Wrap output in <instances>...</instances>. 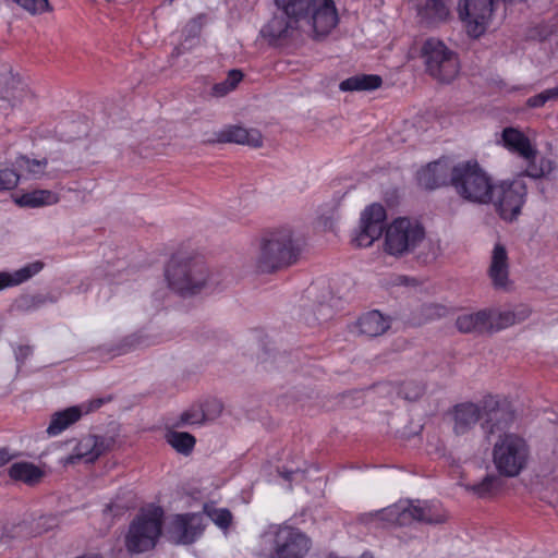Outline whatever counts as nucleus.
Returning a JSON list of instances; mask_svg holds the SVG:
<instances>
[{
	"label": "nucleus",
	"instance_id": "obj_1",
	"mask_svg": "<svg viewBox=\"0 0 558 558\" xmlns=\"http://www.w3.org/2000/svg\"><path fill=\"white\" fill-rule=\"evenodd\" d=\"M275 5L259 32L269 45H286L303 35L319 39L338 23L332 0H275Z\"/></svg>",
	"mask_w": 558,
	"mask_h": 558
},
{
	"label": "nucleus",
	"instance_id": "obj_2",
	"mask_svg": "<svg viewBox=\"0 0 558 558\" xmlns=\"http://www.w3.org/2000/svg\"><path fill=\"white\" fill-rule=\"evenodd\" d=\"M453 430L457 435L469 432L481 418L486 434L507 428L514 420V413L506 401L488 395L480 402H463L453 407Z\"/></svg>",
	"mask_w": 558,
	"mask_h": 558
},
{
	"label": "nucleus",
	"instance_id": "obj_3",
	"mask_svg": "<svg viewBox=\"0 0 558 558\" xmlns=\"http://www.w3.org/2000/svg\"><path fill=\"white\" fill-rule=\"evenodd\" d=\"M421 246L416 257L423 263L433 262L440 254L439 242L426 240L425 229L417 220L400 217L386 228L385 252L389 255L403 256Z\"/></svg>",
	"mask_w": 558,
	"mask_h": 558
},
{
	"label": "nucleus",
	"instance_id": "obj_4",
	"mask_svg": "<svg viewBox=\"0 0 558 558\" xmlns=\"http://www.w3.org/2000/svg\"><path fill=\"white\" fill-rule=\"evenodd\" d=\"M301 253L298 240L289 227L265 231L259 240L256 268L259 272H274L296 263Z\"/></svg>",
	"mask_w": 558,
	"mask_h": 558
},
{
	"label": "nucleus",
	"instance_id": "obj_5",
	"mask_svg": "<svg viewBox=\"0 0 558 558\" xmlns=\"http://www.w3.org/2000/svg\"><path fill=\"white\" fill-rule=\"evenodd\" d=\"M165 276L169 288L183 296L196 294L210 284L205 263L191 256H172L165 269Z\"/></svg>",
	"mask_w": 558,
	"mask_h": 558
},
{
	"label": "nucleus",
	"instance_id": "obj_6",
	"mask_svg": "<svg viewBox=\"0 0 558 558\" xmlns=\"http://www.w3.org/2000/svg\"><path fill=\"white\" fill-rule=\"evenodd\" d=\"M450 185L461 198L469 203L490 204L493 180L475 160H466L453 166Z\"/></svg>",
	"mask_w": 558,
	"mask_h": 558
},
{
	"label": "nucleus",
	"instance_id": "obj_7",
	"mask_svg": "<svg viewBox=\"0 0 558 558\" xmlns=\"http://www.w3.org/2000/svg\"><path fill=\"white\" fill-rule=\"evenodd\" d=\"M163 510L154 507L141 512L130 524L124 544L130 554H141L153 549L162 531Z\"/></svg>",
	"mask_w": 558,
	"mask_h": 558
},
{
	"label": "nucleus",
	"instance_id": "obj_8",
	"mask_svg": "<svg viewBox=\"0 0 558 558\" xmlns=\"http://www.w3.org/2000/svg\"><path fill=\"white\" fill-rule=\"evenodd\" d=\"M529 457L526 440L517 434H504L494 445L493 461L504 476H518L526 468Z\"/></svg>",
	"mask_w": 558,
	"mask_h": 558
},
{
	"label": "nucleus",
	"instance_id": "obj_9",
	"mask_svg": "<svg viewBox=\"0 0 558 558\" xmlns=\"http://www.w3.org/2000/svg\"><path fill=\"white\" fill-rule=\"evenodd\" d=\"M369 515L400 526L410 525L413 522L437 524L446 520L445 514L435 506L422 504L420 500L400 501Z\"/></svg>",
	"mask_w": 558,
	"mask_h": 558
},
{
	"label": "nucleus",
	"instance_id": "obj_10",
	"mask_svg": "<svg viewBox=\"0 0 558 558\" xmlns=\"http://www.w3.org/2000/svg\"><path fill=\"white\" fill-rule=\"evenodd\" d=\"M421 57L426 73L439 83H450L459 74L460 64L457 53L439 39H426L421 47Z\"/></svg>",
	"mask_w": 558,
	"mask_h": 558
},
{
	"label": "nucleus",
	"instance_id": "obj_11",
	"mask_svg": "<svg viewBox=\"0 0 558 558\" xmlns=\"http://www.w3.org/2000/svg\"><path fill=\"white\" fill-rule=\"evenodd\" d=\"M526 185L521 180L502 181L494 184L492 201L499 217L506 221L515 220L525 203Z\"/></svg>",
	"mask_w": 558,
	"mask_h": 558
},
{
	"label": "nucleus",
	"instance_id": "obj_12",
	"mask_svg": "<svg viewBox=\"0 0 558 558\" xmlns=\"http://www.w3.org/2000/svg\"><path fill=\"white\" fill-rule=\"evenodd\" d=\"M497 0H460L459 16L465 23L468 34L480 37L492 20Z\"/></svg>",
	"mask_w": 558,
	"mask_h": 558
},
{
	"label": "nucleus",
	"instance_id": "obj_13",
	"mask_svg": "<svg viewBox=\"0 0 558 558\" xmlns=\"http://www.w3.org/2000/svg\"><path fill=\"white\" fill-rule=\"evenodd\" d=\"M310 539L298 529L283 525L274 532V551L269 558H304Z\"/></svg>",
	"mask_w": 558,
	"mask_h": 558
},
{
	"label": "nucleus",
	"instance_id": "obj_14",
	"mask_svg": "<svg viewBox=\"0 0 558 558\" xmlns=\"http://www.w3.org/2000/svg\"><path fill=\"white\" fill-rule=\"evenodd\" d=\"M386 221V209L380 204L367 206L361 215L360 232L354 242L359 247H368L383 234Z\"/></svg>",
	"mask_w": 558,
	"mask_h": 558
},
{
	"label": "nucleus",
	"instance_id": "obj_15",
	"mask_svg": "<svg viewBox=\"0 0 558 558\" xmlns=\"http://www.w3.org/2000/svg\"><path fill=\"white\" fill-rule=\"evenodd\" d=\"M205 527L202 513L178 514L171 522L170 537L175 544L189 545L203 533Z\"/></svg>",
	"mask_w": 558,
	"mask_h": 558
},
{
	"label": "nucleus",
	"instance_id": "obj_16",
	"mask_svg": "<svg viewBox=\"0 0 558 558\" xmlns=\"http://www.w3.org/2000/svg\"><path fill=\"white\" fill-rule=\"evenodd\" d=\"M105 441L96 435L84 436L75 446L73 453L66 457V464H75L78 461L92 463L106 451Z\"/></svg>",
	"mask_w": 558,
	"mask_h": 558
},
{
	"label": "nucleus",
	"instance_id": "obj_17",
	"mask_svg": "<svg viewBox=\"0 0 558 558\" xmlns=\"http://www.w3.org/2000/svg\"><path fill=\"white\" fill-rule=\"evenodd\" d=\"M488 276L496 289H507L509 281V260L506 247L497 243L492 252Z\"/></svg>",
	"mask_w": 558,
	"mask_h": 558
},
{
	"label": "nucleus",
	"instance_id": "obj_18",
	"mask_svg": "<svg viewBox=\"0 0 558 558\" xmlns=\"http://www.w3.org/2000/svg\"><path fill=\"white\" fill-rule=\"evenodd\" d=\"M451 168L445 161H434L418 171L417 180L426 190H435L444 185H450Z\"/></svg>",
	"mask_w": 558,
	"mask_h": 558
},
{
	"label": "nucleus",
	"instance_id": "obj_19",
	"mask_svg": "<svg viewBox=\"0 0 558 558\" xmlns=\"http://www.w3.org/2000/svg\"><path fill=\"white\" fill-rule=\"evenodd\" d=\"M217 142L235 143L256 148L263 145V136L256 129H245L240 125H229L217 133Z\"/></svg>",
	"mask_w": 558,
	"mask_h": 558
},
{
	"label": "nucleus",
	"instance_id": "obj_20",
	"mask_svg": "<svg viewBox=\"0 0 558 558\" xmlns=\"http://www.w3.org/2000/svg\"><path fill=\"white\" fill-rule=\"evenodd\" d=\"M456 327L462 333H483L494 328L492 313L481 310L476 313L461 314L456 319Z\"/></svg>",
	"mask_w": 558,
	"mask_h": 558
},
{
	"label": "nucleus",
	"instance_id": "obj_21",
	"mask_svg": "<svg viewBox=\"0 0 558 558\" xmlns=\"http://www.w3.org/2000/svg\"><path fill=\"white\" fill-rule=\"evenodd\" d=\"M360 333L366 337H378L390 327L388 317H384L378 311H371L362 315L357 320Z\"/></svg>",
	"mask_w": 558,
	"mask_h": 558
},
{
	"label": "nucleus",
	"instance_id": "obj_22",
	"mask_svg": "<svg viewBox=\"0 0 558 558\" xmlns=\"http://www.w3.org/2000/svg\"><path fill=\"white\" fill-rule=\"evenodd\" d=\"M502 141L507 148L518 153L524 159L533 158L536 155V149L532 147L530 140L513 128H506L502 131Z\"/></svg>",
	"mask_w": 558,
	"mask_h": 558
},
{
	"label": "nucleus",
	"instance_id": "obj_23",
	"mask_svg": "<svg viewBox=\"0 0 558 558\" xmlns=\"http://www.w3.org/2000/svg\"><path fill=\"white\" fill-rule=\"evenodd\" d=\"M26 95L27 92L21 83L14 78L8 80L4 86H0V112L8 114Z\"/></svg>",
	"mask_w": 558,
	"mask_h": 558
},
{
	"label": "nucleus",
	"instance_id": "obj_24",
	"mask_svg": "<svg viewBox=\"0 0 558 558\" xmlns=\"http://www.w3.org/2000/svg\"><path fill=\"white\" fill-rule=\"evenodd\" d=\"M383 78L377 74H356L342 81L339 88L342 92L374 90L381 86Z\"/></svg>",
	"mask_w": 558,
	"mask_h": 558
},
{
	"label": "nucleus",
	"instance_id": "obj_25",
	"mask_svg": "<svg viewBox=\"0 0 558 558\" xmlns=\"http://www.w3.org/2000/svg\"><path fill=\"white\" fill-rule=\"evenodd\" d=\"M9 475L14 481L33 486L41 481L44 471L31 462H16L10 466Z\"/></svg>",
	"mask_w": 558,
	"mask_h": 558
},
{
	"label": "nucleus",
	"instance_id": "obj_26",
	"mask_svg": "<svg viewBox=\"0 0 558 558\" xmlns=\"http://www.w3.org/2000/svg\"><path fill=\"white\" fill-rule=\"evenodd\" d=\"M81 416L82 412L78 407H71L63 411L57 412L51 416L50 424L47 427V433L50 436H56L73 423L77 422Z\"/></svg>",
	"mask_w": 558,
	"mask_h": 558
},
{
	"label": "nucleus",
	"instance_id": "obj_27",
	"mask_svg": "<svg viewBox=\"0 0 558 558\" xmlns=\"http://www.w3.org/2000/svg\"><path fill=\"white\" fill-rule=\"evenodd\" d=\"M387 390H397L398 396L407 401H416L425 392V385L416 379H407L399 385L386 384L384 386Z\"/></svg>",
	"mask_w": 558,
	"mask_h": 558
},
{
	"label": "nucleus",
	"instance_id": "obj_28",
	"mask_svg": "<svg viewBox=\"0 0 558 558\" xmlns=\"http://www.w3.org/2000/svg\"><path fill=\"white\" fill-rule=\"evenodd\" d=\"M16 202L20 206L36 208L44 205L56 204L58 197L51 191L37 190L23 194Z\"/></svg>",
	"mask_w": 558,
	"mask_h": 558
},
{
	"label": "nucleus",
	"instance_id": "obj_29",
	"mask_svg": "<svg viewBox=\"0 0 558 558\" xmlns=\"http://www.w3.org/2000/svg\"><path fill=\"white\" fill-rule=\"evenodd\" d=\"M500 476L495 474L486 475L480 483L466 485V489L481 498H485L497 492L501 487Z\"/></svg>",
	"mask_w": 558,
	"mask_h": 558
},
{
	"label": "nucleus",
	"instance_id": "obj_30",
	"mask_svg": "<svg viewBox=\"0 0 558 558\" xmlns=\"http://www.w3.org/2000/svg\"><path fill=\"white\" fill-rule=\"evenodd\" d=\"M167 441L179 453L190 454L195 446V437L186 432H170L167 434Z\"/></svg>",
	"mask_w": 558,
	"mask_h": 558
},
{
	"label": "nucleus",
	"instance_id": "obj_31",
	"mask_svg": "<svg viewBox=\"0 0 558 558\" xmlns=\"http://www.w3.org/2000/svg\"><path fill=\"white\" fill-rule=\"evenodd\" d=\"M424 16L429 23L446 21L449 16V9L445 0H427L424 7Z\"/></svg>",
	"mask_w": 558,
	"mask_h": 558
},
{
	"label": "nucleus",
	"instance_id": "obj_32",
	"mask_svg": "<svg viewBox=\"0 0 558 558\" xmlns=\"http://www.w3.org/2000/svg\"><path fill=\"white\" fill-rule=\"evenodd\" d=\"M537 154L535 157L525 159L527 161V166L525 168L524 174L533 178L538 179L542 178L553 170V162L549 159L541 158L539 162H536Z\"/></svg>",
	"mask_w": 558,
	"mask_h": 558
},
{
	"label": "nucleus",
	"instance_id": "obj_33",
	"mask_svg": "<svg viewBox=\"0 0 558 558\" xmlns=\"http://www.w3.org/2000/svg\"><path fill=\"white\" fill-rule=\"evenodd\" d=\"M207 420L205 411L201 407H192L181 413L177 427L183 425L203 424Z\"/></svg>",
	"mask_w": 558,
	"mask_h": 558
},
{
	"label": "nucleus",
	"instance_id": "obj_34",
	"mask_svg": "<svg viewBox=\"0 0 558 558\" xmlns=\"http://www.w3.org/2000/svg\"><path fill=\"white\" fill-rule=\"evenodd\" d=\"M44 267V264L41 262H35L32 264H28L24 266L23 268L16 270L14 274L10 275V287L20 284L29 278H32L34 275L39 272Z\"/></svg>",
	"mask_w": 558,
	"mask_h": 558
},
{
	"label": "nucleus",
	"instance_id": "obj_35",
	"mask_svg": "<svg viewBox=\"0 0 558 558\" xmlns=\"http://www.w3.org/2000/svg\"><path fill=\"white\" fill-rule=\"evenodd\" d=\"M15 165L20 169H24L34 175H39V174L44 173V171L47 167V159L37 160V159H29L26 156H20L16 158Z\"/></svg>",
	"mask_w": 558,
	"mask_h": 558
},
{
	"label": "nucleus",
	"instance_id": "obj_36",
	"mask_svg": "<svg viewBox=\"0 0 558 558\" xmlns=\"http://www.w3.org/2000/svg\"><path fill=\"white\" fill-rule=\"evenodd\" d=\"M207 517L219 527L226 530L232 522V514L228 509H209L205 507Z\"/></svg>",
	"mask_w": 558,
	"mask_h": 558
},
{
	"label": "nucleus",
	"instance_id": "obj_37",
	"mask_svg": "<svg viewBox=\"0 0 558 558\" xmlns=\"http://www.w3.org/2000/svg\"><path fill=\"white\" fill-rule=\"evenodd\" d=\"M557 99H558V87L548 88L535 96L530 97L526 100V106L530 108H541L547 101L557 100Z\"/></svg>",
	"mask_w": 558,
	"mask_h": 558
},
{
	"label": "nucleus",
	"instance_id": "obj_38",
	"mask_svg": "<svg viewBox=\"0 0 558 558\" xmlns=\"http://www.w3.org/2000/svg\"><path fill=\"white\" fill-rule=\"evenodd\" d=\"M19 174L12 169L0 170V191L11 190L17 185Z\"/></svg>",
	"mask_w": 558,
	"mask_h": 558
},
{
	"label": "nucleus",
	"instance_id": "obj_39",
	"mask_svg": "<svg viewBox=\"0 0 558 558\" xmlns=\"http://www.w3.org/2000/svg\"><path fill=\"white\" fill-rule=\"evenodd\" d=\"M447 308L438 304H427L423 306V314L427 319H437L442 317Z\"/></svg>",
	"mask_w": 558,
	"mask_h": 558
},
{
	"label": "nucleus",
	"instance_id": "obj_40",
	"mask_svg": "<svg viewBox=\"0 0 558 558\" xmlns=\"http://www.w3.org/2000/svg\"><path fill=\"white\" fill-rule=\"evenodd\" d=\"M515 324V314L504 312L498 315L497 322L493 323V329H502Z\"/></svg>",
	"mask_w": 558,
	"mask_h": 558
},
{
	"label": "nucleus",
	"instance_id": "obj_41",
	"mask_svg": "<svg viewBox=\"0 0 558 558\" xmlns=\"http://www.w3.org/2000/svg\"><path fill=\"white\" fill-rule=\"evenodd\" d=\"M15 359L19 364H23L33 353V348L28 344L19 345L15 351Z\"/></svg>",
	"mask_w": 558,
	"mask_h": 558
},
{
	"label": "nucleus",
	"instance_id": "obj_42",
	"mask_svg": "<svg viewBox=\"0 0 558 558\" xmlns=\"http://www.w3.org/2000/svg\"><path fill=\"white\" fill-rule=\"evenodd\" d=\"M243 73L240 70H230L228 73L227 78L225 80L227 82V85L231 87L233 90L238 84L242 81Z\"/></svg>",
	"mask_w": 558,
	"mask_h": 558
},
{
	"label": "nucleus",
	"instance_id": "obj_43",
	"mask_svg": "<svg viewBox=\"0 0 558 558\" xmlns=\"http://www.w3.org/2000/svg\"><path fill=\"white\" fill-rule=\"evenodd\" d=\"M231 90V87L227 85L226 81H223L213 86L211 94L216 97H222Z\"/></svg>",
	"mask_w": 558,
	"mask_h": 558
},
{
	"label": "nucleus",
	"instance_id": "obj_44",
	"mask_svg": "<svg viewBox=\"0 0 558 558\" xmlns=\"http://www.w3.org/2000/svg\"><path fill=\"white\" fill-rule=\"evenodd\" d=\"M512 314H515V324L517 323H520V322H523L524 319H526L530 314H531V311L526 307V306H519L517 307L514 311H511Z\"/></svg>",
	"mask_w": 558,
	"mask_h": 558
},
{
	"label": "nucleus",
	"instance_id": "obj_45",
	"mask_svg": "<svg viewBox=\"0 0 558 558\" xmlns=\"http://www.w3.org/2000/svg\"><path fill=\"white\" fill-rule=\"evenodd\" d=\"M13 459V454L5 448H0V468L9 463Z\"/></svg>",
	"mask_w": 558,
	"mask_h": 558
},
{
	"label": "nucleus",
	"instance_id": "obj_46",
	"mask_svg": "<svg viewBox=\"0 0 558 558\" xmlns=\"http://www.w3.org/2000/svg\"><path fill=\"white\" fill-rule=\"evenodd\" d=\"M107 512H113V515H119V514H122L123 508L110 504V505H107L104 510L105 514Z\"/></svg>",
	"mask_w": 558,
	"mask_h": 558
},
{
	"label": "nucleus",
	"instance_id": "obj_47",
	"mask_svg": "<svg viewBox=\"0 0 558 558\" xmlns=\"http://www.w3.org/2000/svg\"><path fill=\"white\" fill-rule=\"evenodd\" d=\"M10 287V274L0 272V290Z\"/></svg>",
	"mask_w": 558,
	"mask_h": 558
},
{
	"label": "nucleus",
	"instance_id": "obj_48",
	"mask_svg": "<svg viewBox=\"0 0 558 558\" xmlns=\"http://www.w3.org/2000/svg\"><path fill=\"white\" fill-rule=\"evenodd\" d=\"M104 403H105V399H95V400H92V401H90V403H89V409H90V410L98 409V408H100Z\"/></svg>",
	"mask_w": 558,
	"mask_h": 558
},
{
	"label": "nucleus",
	"instance_id": "obj_49",
	"mask_svg": "<svg viewBox=\"0 0 558 558\" xmlns=\"http://www.w3.org/2000/svg\"><path fill=\"white\" fill-rule=\"evenodd\" d=\"M296 471H280V475L286 480V481H291L292 477H293V474L295 473Z\"/></svg>",
	"mask_w": 558,
	"mask_h": 558
}]
</instances>
